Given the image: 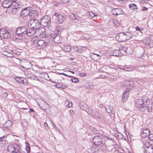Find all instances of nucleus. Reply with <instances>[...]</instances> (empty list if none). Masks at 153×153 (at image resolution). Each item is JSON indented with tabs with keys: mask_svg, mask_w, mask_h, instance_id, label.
Masks as SVG:
<instances>
[{
	"mask_svg": "<svg viewBox=\"0 0 153 153\" xmlns=\"http://www.w3.org/2000/svg\"><path fill=\"white\" fill-rule=\"evenodd\" d=\"M58 20L59 22L60 23H62L64 20V17L61 15H59L58 17Z\"/></svg>",
	"mask_w": 153,
	"mask_h": 153,
	"instance_id": "cd10ccee",
	"label": "nucleus"
},
{
	"mask_svg": "<svg viewBox=\"0 0 153 153\" xmlns=\"http://www.w3.org/2000/svg\"><path fill=\"white\" fill-rule=\"evenodd\" d=\"M17 9L16 8H13L12 9L11 12L12 13H15L17 12Z\"/></svg>",
	"mask_w": 153,
	"mask_h": 153,
	"instance_id": "49530a36",
	"label": "nucleus"
},
{
	"mask_svg": "<svg viewBox=\"0 0 153 153\" xmlns=\"http://www.w3.org/2000/svg\"><path fill=\"white\" fill-rule=\"evenodd\" d=\"M91 13V14L92 15H91V14H90V13H89V16L90 18H92L94 16H95V15L94 13Z\"/></svg>",
	"mask_w": 153,
	"mask_h": 153,
	"instance_id": "864d4df0",
	"label": "nucleus"
},
{
	"mask_svg": "<svg viewBox=\"0 0 153 153\" xmlns=\"http://www.w3.org/2000/svg\"><path fill=\"white\" fill-rule=\"evenodd\" d=\"M60 14H59L58 13H55L54 14H53V16H55L56 17H58L59 16V15H60Z\"/></svg>",
	"mask_w": 153,
	"mask_h": 153,
	"instance_id": "4d7b16f0",
	"label": "nucleus"
},
{
	"mask_svg": "<svg viewBox=\"0 0 153 153\" xmlns=\"http://www.w3.org/2000/svg\"><path fill=\"white\" fill-rule=\"evenodd\" d=\"M120 68L121 69H122L126 71H131L133 70V68L131 67H125L124 68Z\"/></svg>",
	"mask_w": 153,
	"mask_h": 153,
	"instance_id": "2f4dec72",
	"label": "nucleus"
},
{
	"mask_svg": "<svg viewBox=\"0 0 153 153\" xmlns=\"http://www.w3.org/2000/svg\"><path fill=\"white\" fill-rule=\"evenodd\" d=\"M147 10H148L147 8L145 7H143V9H141V10L142 11H146Z\"/></svg>",
	"mask_w": 153,
	"mask_h": 153,
	"instance_id": "6e6d98bb",
	"label": "nucleus"
},
{
	"mask_svg": "<svg viewBox=\"0 0 153 153\" xmlns=\"http://www.w3.org/2000/svg\"><path fill=\"white\" fill-rule=\"evenodd\" d=\"M32 10L31 7H27L22 9L20 12V15L24 17H27V19H28V16L30 14V10Z\"/></svg>",
	"mask_w": 153,
	"mask_h": 153,
	"instance_id": "20e7f679",
	"label": "nucleus"
},
{
	"mask_svg": "<svg viewBox=\"0 0 153 153\" xmlns=\"http://www.w3.org/2000/svg\"><path fill=\"white\" fill-rule=\"evenodd\" d=\"M146 102V106H145V107H146V108H145L144 111L146 110L147 112H152V110L153 102L152 103H147V102Z\"/></svg>",
	"mask_w": 153,
	"mask_h": 153,
	"instance_id": "4468645a",
	"label": "nucleus"
},
{
	"mask_svg": "<svg viewBox=\"0 0 153 153\" xmlns=\"http://www.w3.org/2000/svg\"><path fill=\"white\" fill-rule=\"evenodd\" d=\"M21 64H23V65H21V66L24 68L26 69H28L29 68L30 66V63L28 61L24 60L21 62Z\"/></svg>",
	"mask_w": 153,
	"mask_h": 153,
	"instance_id": "f8f14e48",
	"label": "nucleus"
},
{
	"mask_svg": "<svg viewBox=\"0 0 153 153\" xmlns=\"http://www.w3.org/2000/svg\"><path fill=\"white\" fill-rule=\"evenodd\" d=\"M69 0H61V1L63 3H66Z\"/></svg>",
	"mask_w": 153,
	"mask_h": 153,
	"instance_id": "5fc2aeb1",
	"label": "nucleus"
},
{
	"mask_svg": "<svg viewBox=\"0 0 153 153\" xmlns=\"http://www.w3.org/2000/svg\"><path fill=\"white\" fill-rule=\"evenodd\" d=\"M113 24L116 27L119 25V23L117 20H114L113 22Z\"/></svg>",
	"mask_w": 153,
	"mask_h": 153,
	"instance_id": "37998d69",
	"label": "nucleus"
},
{
	"mask_svg": "<svg viewBox=\"0 0 153 153\" xmlns=\"http://www.w3.org/2000/svg\"><path fill=\"white\" fill-rule=\"evenodd\" d=\"M32 8V10H30V14L28 16V21L31 19H35L34 18L38 17L39 14V11L33 9Z\"/></svg>",
	"mask_w": 153,
	"mask_h": 153,
	"instance_id": "39448f33",
	"label": "nucleus"
},
{
	"mask_svg": "<svg viewBox=\"0 0 153 153\" xmlns=\"http://www.w3.org/2000/svg\"><path fill=\"white\" fill-rule=\"evenodd\" d=\"M50 36H51V38L53 39H54L55 40L56 38L58 37L57 36H56L55 34H53L51 36L50 35L48 36V37H49Z\"/></svg>",
	"mask_w": 153,
	"mask_h": 153,
	"instance_id": "a18cd8bd",
	"label": "nucleus"
},
{
	"mask_svg": "<svg viewBox=\"0 0 153 153\" xmlns=\"http://www.w3.org/2000/svg\"><path fill=\"white\" fill-rule=\"evenodd\" d=\"M41 77L47 80L48 74L46 73H42L41 74Z\"/></svg>",
	"mask_w": 153,
	"mask_h": 153,
	"instance_id": "7c9ffc66",
	"label": "nucleus"
},
{
	"mask_svg": "<svg viewBox=\"0 0 153 153\" xmlns=\"http://www.w3.org/2000/svg\"><path fill=\"white\" fill-rule=\"evenodd\" d=\"M9 1V2H10V1H15L16 0H5L3 2V4L4 5L5 4H6L7 2Z\"/></svg>",
	"mask_w": 153,
	"mask_h": 153,
	"instance_id": "09e8293b",
	"label": "nucleus"
},
{
	"mask_svg": "<svg viewBox=\"0 0 153 153\" xmlns=\"http://www.w3.org/2000/svg\"><path fill=\"white\" fill-rule=\"evenodd\" d=\"M70 18L72 20H77L79 18L78 16L76 14L71 13L70 15Z\"/></svg>",
	"mask_w": 153,
	"mask_h": 153,
	"instance_id": "a878e982",
	"label": "nucleus"
},
{
	"mask_svg": "<svg viewBox=\"0 0 153 153\" xmlns=\"http://www.w3.org/2000/svg\"><path fill=\"white\" fill-rule=\"evenodd\" d=\"M106 109L107 112L108 113H110L112 111V108L109 106L106 107Z\"/></svg>",
	"mask_w": 153,
	"mask_h": 153,
	"instance_id": "e433bc0d",
	"label": "nucleus"
},
{
	"mask_svg": "<svg viewBox=\"0 0 153 153\" xmlns=\"http://www.w3.org/2000/svg\"><path fill=\"white\" fill-rule=\"evenodd\" d=\"M6 124H9V125L7 126V127L9 126L10 127L11 126V122L10 120H8L6 122Z\"/></svg>",
	"mask_w": 153,
	"mask_h": 153,
	"instance_id": "603ef678",
	"label": "nucleus"
},
{
	"mask_svg": "<svg viewBox=\"0 0 153 153\" xmlns=\"http://www.w3.org/2000/svg\"><path fill=\"white\" fill-rule=\"evenodd\" d=\"M7 142L4 140H0V147H3L5 146L7 143Z\"/></svg>",
	"mask_w": 153,
	"mask_h": 153,
	"instance_id": "473e14b6",
	"label": "nucleus"
},
{
	"mask_svg": "<svg viewBox=\"0 0 153 153\" xmlns=\"http://www.w3.org/2000/svg\"><path fill=\"white\" fill-rule=\"evenodd\" d=\"M129 7L131 10H134L137 8V5L134 4H130L129 5Z\"/></svg>",
	"mask_w": 153,
	"mask_h": 153,
	"instance_id": "c85d7f7f",
	"label": "nucleus"
},
{
	"mask_svg": "<svg viewBox=\"0 0 153 153\" xmlns=\"http://www.w3.org/2000/svg\"><path fill=\"white\" fill-rule=\"evenodd\" d=\"M69 111L71 117H72L74 115V111L73 110H71Z\"/></svg>",
	"mask_w": 153,
	"mask_h": 153,
	"instance_id": "79ce46f5",
	"label": "nucleus"
},
{
	"mask_svg": "<svg viewBox=\"0 0 153 153\" xmlns=\"http://www.w3.org/2000/svg\"><path fill=\"white\" fill-rule=\"evenodd\" d=\"M50 120V121L51 122V123H52V127L53 128H54V126H55V125L54 124V123L52 122L51 120Z\"/></svg>",
	"mask_w": 153,
	"mask_h": 153,
	"instance_id": "0e129e2a",
	"label": "nucleus"
},
{
	"mask_svg": "<svg viewBox=\"0 0 153 153\" xmlns=\"http://www.w3.org/2000/svg\"><path fill=\"white\" fill-rule=\"evenodd\" d=\"M92 131L94 132L96 134L97 133V131L94 128Z\"/></svg>",
	"mask_w": 153,
	"mask_h": 153,
	"instance_id": "e2e57ef3",
	"label": "nucleus"
},
{
	"mask_svg": "<svg viewBox=\"0 0 153 153\" xmlns=\"http://www.w3.org/2000/svg\"><path fill=\"white\" fill-rule=\"evenodd\" d=\"M44 125L45 127H46L48 126V124L46 122H45L44 123Z\"/></svg>",
	"mask_w": 153,
	"mask_h": 153,
	"instance_id": "680f3d73",
	"label": "nucleus"
},
{
	"mask_svg": "<svg viewBox=\"0 0 153 153\" xmlns=\"http://www.w3.org/2000/svg\"><path fill=\"white\" fill-rule=\"evenodd\" d=\"M68 86L67 85H65L64 84H61V88L62 89H65L67 88Z\"/></svg>",
	"mask_w": 153,
	"mask_h": 153,
	"instance_id": "58836bf2",
	"label": "nucleus"
},
{
	"mask_svg": "<svg viewBox=\"0 0 153 153\" xmlns=\"http://www.w3.org/2000/svg\"><path fill=\"white\" fill-rule=\"evenodd\" d=\"M120 53V50L119 49H115L113 52V56H118L119 55Z\"/></svg>",
	"mask_w": 153,
	"mask_h": 153,
	"instance_id": "c756f323",
	"label": "nucleus"
},
{
	"mask_svg": "<svg viewBox=\"0 0 153 153\" xmlns=\"http://www.w3.org/2000/svg\"><path fill=\"white\" fill-rule=\"evenodd\" d=\"M150 134V131L147 128L142 129L141 133V137L145 138L149 136Z\"/></svg>",
	"mask_w": 153,
	"mask_h": 153,
	"instance_id": "9b49d317",
	"label": "nucleus"
},
{
	"mask_svg": "<svg viewBox=\"0 0 153 153\" xmlns=\"http://www.w3.org/2000/svg\"><path fill=\"white\" fill-rule=\"evenodd\" d=\"M124 33L126 37L127 40L130 39L133 36V34L131 32H127Z\"/></svg>",
	"mask_w": 153,
	"mask_h": 153,
	"instance_id": "b1692460",
	"label": "nucleus"
},
{
	"mask_svg": "<svg viewBox=\"0 0 153 153\" xmlns=\"http://www.w3.org/2000/svg\"><path fill=\"white\" fill-rule=\"evenodd\" d=\"M136 29L137 30L140 31L141 33H142L141 31L143 30H141V29L137 26L136 27Z\"/></svg>",
	"mask_w": 153,
	"mask_h": 153,
	"instance_id": "3c124183",
	"label": "nucleus"
},
{
	"mask_svg": "<svg viewBox=\"0 0 153 153\" xmlns=\"http://www.w3.org/2000/svg\"><path fill=\"white\" fill-rule=\"evenodd\" d=\"M149 36L150 40L153 41V34H150Z\"/></svg>",
	"mask_w": 153,
	"mask_h": 153,
	"instance_id": "8fccbe9b",
	"label": "nucleus"
},
{
	"mask_svg": "<svg viewBox=\"0 0 153 153\" xmlns=\"http://www.w3.org/2000/svg\"><path fill=\"white\" fill-rule=\"evenodd\" d=\"M145 101L146 102L147 100L140 98L136 99L135 101V106L141 111H144L146 108L145 107Z\"/></svg>",
	"mask_w": 153,
	"mask_h": 153,
	"instance_id": "f03ea898",
	"label": "nucleus"
},
{
	"mask_svg": "<svg viewBox=\"0 0 153 153\" xmlns=\"http://www.w3.org/2000/svg\"><path fill=\"white\" fill-rule=\"evenodd\" d=\"M116 39L119 42H124L127 40L126 37L124 33H120L117 34L116 37Z\"/></svg>",
	"mask_w": 153,
	"mask_h": 153,
	"instance_id": "6e6552de",
	"label": "nucleus"
},
{
	"mask_svg": "<svg viewBox=\"0 0 153 153\" xmlns=\"http://www.w3.org/2000/svg\"><path fill=\"white\" fill-rule=\"evenodd\" d=\"M146 67L144 65H139L137 68V71L142 73H144Z\"/></svg>",
	"mask_w": 153,
	"mask_h": 153,
	"instance_id": "aec40b11",
	"label": "nucleus"
},
{
	"mask_svg": "<svg viewBox=\"0 0 153 153\" xmlns=\"http://www.w3.org/2000/svg\"><path fill=\"white\" fill-rule=\"evenodd\" d=\"M112 13L114 15H118L119 14H123V12L118 9L114 8L113 9L111 10Z\"/></svg>",
	"mask_w": 153,
	"mask_h": 153,
	"instance_id": "2eb2a0df",
	"label": "nucleus"
},
{
	"mask_svg": "<svg viewBox=\"0 0 153 153\" xmlns=\"http://www.w3.org/2000/svg\"><path fill=\"white\" fill-rule=\"evenodd\" d=\"M137 81L139 84H140L144 82V80L141 79H138Z\"/></svg>",
	"mask_w": 153,
	"mask_h": 153,
	"instance_id": "a19ab883",
	"label": "nucleus"
},
{
	"mask_svg": "<svg viewBox=\"0 0 153 153\" xmlns=\"http://www.w3.org/2000/svg\"><path fill=\"white\" fill-rule=\"evenodd\" d=\"M11 4L10 2H7L6 4H5L4 5L3 3V5L4 7L7 8L9 7L10 5Z\"/></svg>",
	"mask_w": 153,
	"mask_h": 153,
	"instance_id": "4c0bfd02",
	"label": "nucleus"
},
{
	"mask_svg": "<svg viewBox=\"0 0 153 153\" xmlns=\"http://www.w3.org/2000/svg\"><path fill=\"white\" fill-rule=\"evenodd\" d=\"M28 25L33 29L38 30L41 27V23L36 19H31L29 20Z\"/></svg>",
	"mask_w": 153,
	"mask_h": 153,
	"instance_id": "7ed1b4c3",
	"label": "nucleus"
},
{
	"mask_svg": "<svg viewBox=\"0 0 153 153\" xmlns=\"http://www.w3.org/2000/svg\"><path fill=\"white\" fill-rule=\"evenodd\" d=\"M15 79L18 82L22 83H24V80L21 77H16L15 78Z\"/></svg>",
	"mask_w": 153,
	"mask_h": 153,
	"instance_id": "f704fd0d",
	"label": "nucleus"
},
{
	"mask_svg": "<svg viewBox=\"0 0 153 153\" xmlns=\"http://www.w3.org/2000/svg\"><path fill=\"white\" fill-rule=\"evenodd\" d=\"M13 147L14 149V150L12 151V153L14 152H20V147L17 145L15 144L13 145Z\"/></svg>",
	"mask_w": 153,
	"mask_h": 153,
	"instance_id": "393cba45",
	"label": "nucleus"
},
{
	"mask_svg": "<svg viewBox=\"0 0 153 153\" xmlns=\"http://www.w3.org/2000/svg\"><path fill=\"white\" fill-rule=\"evenodd\" d=\"M0 36L7 39L10 36V34L7 31L3 29L0 30Z\"/></svg>",
	"mask_w": 153,
	"mask_h": 153,
	"instance_id": "9d476101",
	"label": "nucleus"
},
{
	"mask_svg": "<svg viewBox=\"0 0 153 153\" xmlns=\"http://www.w3.org/2000/svg\"><path fill=\"white\" fill-rule=\"evenodd\" d=\"M61 84L60 83L57 82V84H56L55 85V87H56L57 88H61Z\"/></svg>",
	"mask_w": 153,
	"mask_h": 153,
	"instance_id": "de8ad7c7",
	"label": "nucleus"
},
{
	"mask_svg": "<svg viewBox=\"0 0 153 153\" xmlns=\"http://www.w3.org/2000/svg\"><path fill=\"white\" fill-rule=\"evenodd\" d=\"M72 104L71 102H69L68 104V107H69V108L72 107Z\"/></svg>",
	"mask_w": 153,
	"mask_h": 153,
	"instance_id": "bf43d9fd",
	"label": "nucleus"
},
{
	"mask_svg": "<svg viewBox=\"0 0 153 153\" xmlns=\"http://www.w3.org/2000/svg\"><path fill=\"white\" fill-rule=\"evenodd\" d=\"M129 94V92L128 90H127V91H124L122 97V100L123 102H125L127 100Z\"/></svg>",
	"mask_w": 153,
	"mask_h": 153,
	"instance_id": "a211bd4d",
	"label": "nucleus"
},
{
	"mask_svg": "<svg viewBox=\"0 0 153 153\" xmlns=\"http://www.w3.org/2000/svg\"><path fill=\"white\" fill-rule=\"evenodd\" d=\"M71 80L72 82L76 83L78 82L79 81V80L77 78L74 77H73L71 79Z\"/></svg>",
	"mask_w": 153,
	"mask_h": 153,
	"instance_id": "c9c22d12",
	"label": "nucleus"
},
{
	"mask_svg": "<svg viewBox=\"0 0 153 153\" xmlns=\"http://www.w3.org/2000/svg\"><path fill=\"white\" fill-rule=\"evenodd\" d=\"M22 36H25V32L27 31V28L26 27L23 26L19 27Z\"/></svg>",
	"mask_w": 153,
	"mask_h": 153,
	"instance_id": "6ab92c4d",
	"label": "nucleus"
},
{
	"mask_svg": "<svg viewBox=\"0 0 153 153\" xmlns=\"http://www.w3.org/2000/svg\"><path fill=\"white\" fill-rule=\"evenodd\" d=\"M8 55H6V56L9 57H13V54H10V53H8Z\"/></svg>",
	"mask_w": 153,
	"mask_h": 153,
	"instance_id": "13d9d810",
	"label": "nucleus"
},
{
	"mask_svg": "<svg viewBox=\"0 0 153 153\" xmlns=\"http://www.w3.org/2000/svg\"><path fill=\"white\" fill-rule=\"evenodd\" d=\"M88 88H90L91 89L93 88L94 87V84L92 83H89L88 85Z\"/></svg>",
	"mask_w": 153,
	"mask_h": 153,
	"instance_id": "c03bdc74",
	"label": "nucleus"
},
{
	"mask_svg": "<svg viewBox=\"0 0 153 153\" xmlns=\"http://www.w3.org/2000/svg\"><path fill=\"white\" fill-rule=\"evenodd\" d=\"M97 147L92 146L88 149V151L90 153H97L99 151V149Z\"/></svg>",
	"mask_w": 153,
	"mask_h": 153,
	"instance_id": "dca6fc26",
	"label": "nucleus"
},
{
	"mask_svg": "<svg viewBox=\"0 0 153 153\" xmlns=\"http://www.w3.org/2000/svg\"><path fill=\"white\" fill-rule=\"evenodd\" d=\"M15 38L18 42H20L22 40V32H21L19 27L17 28L15 32Z\"/></svg>",
	"mask_w": 153,
	"mask_h": 153,
	"instance_id": "0eeeda50",
	"label": "nucleus"
},
{
	"mask_svg": "<svg viewBox=\"0 0 153 153\" xmlns=\"http://www.w3.org/2000/svg\"><path fill=\"white\" fill-rule=\"evenodd\" d=\"M126 91H127V90H129V92L130 90L132 89L133 85L132 83H130L129 82L128 84L126 85Z\"/></svg>",
	"mask_w": 153,
	"mask_h": 153,
	"instance_id": "bb28decb",
	"label": "nucleus"
},
{
	"mask_svg": "<svg viewBox=\"0 0 153 153\" xmlns=\"http://www.w3.org/2000/svg\"><path fill=\"white\" fill-rule=\"evenodd\" d=\"M92 142L93 144L96 147H98L100 146V149L102 151H104L105 146L102 142V138L98 135L95 136L93 138Z\"/></svg>",
	"mask_w": 153,
	"mask_h": 153,
	"instance_id": "f257e3e1",
	"label": "nucleus"
},
{
	"mask_svg": "<svg viewBox=\"0 0 153 153\" xmlns=\"http://www.w3.org/2000/svg\"><path fill=\"white\" fill-rule=\"evenodd\" d=\"M47 45L46 42H45L42 40H39L37 42L36 47L38 49H43L46 47Z\"/></svg>",
	"mask_w": 153,
	"mask_h": 153,
	"instance_id": "1a4fd4ad",
	"label": "nucleus"
},
{
	"mask_svg": "<svg viewBox=\"0 0 153 153\" xmlns=\"http://www.w3.org/2000/svg\"><path fill=\"white\" fill-rule=\"evenodd\" d=\"M146 41L145 44L148 45L150 48L153 47V42H151L150 39L148 38H146L144 41Z\"/></svg>",
	"mask_w": 153,
	"mask_h": 153,
	"instance_id": "4be33fe9",
	"label": "nucleus"
},
{
	"mask_svg": "<svg viewBox=\"0 0 153 153\" xmlns=\"http://www.w3.org/2000/svg\"><path fill=\"white\" fill-rule=\"evenodd\" d=\"M149 139L153 142V134H150L149 136Z\"/></svg>",
	"mask_w": 153,
	"mask_h": 153,
	"instance_id": "ea45409f",
	"label": "nucleus"
},
{
	"mask_svg": "<svg viewBox=\"0 0 153 153\" xmlns=\"http://www.w3.org/2000/svg\"><path fill=\"white\" fill-rule=\"evenodd\" d=\"M69 47V48H67V50H66V51H70V46H69L68 47Z\"/></svg>",
	"mask_w": 153,
	"mask_h": 153,
	"instance_id": "69168bd1",
	"label": "nucleus"
},
{
	"mask_svg": "<svg viewBox=\"0 0 153 153\" xmlns=\"http://www.w3.org/2000/svg\"><path fill=\"white\" fill-rule=\"evenodd\" d=\"M119 49L120 50V52H121L122 53L123 52L126 53L128 48L127 47H124L123 45H120L119 47Z\"/></svg>",
	"mask_w": 153,
	"mask_h": 153,
	"instance_id": "5701e85b",
	"label": "nucleus"
},
{
	"mask_svg": "<svg viewBox=\"0 0 153 153\" xmlns=\"http://www.w3.org/2000/svg\"><path fill=\"white\" fill-rule=\"evenodd\" d=\"M103 105L102 104H100L99 105V107L101 108H102L103 107Z\"/></svg>",
	"mask_w": 153,
	"mask_h": 153,
	"instance_id": "338daca9",
	"label": "nucleus"
},
{
	"mask_svg": "<svg viewBox=\"0 0 153 153\" xmlns=\"http://www.w3.org/2000/svg\"><path fill=\"white\" fill-rule=\"evenodd\" d=\"M35 31L34 30L31 29L30 30H28L27 29V31L25 32V36H30L34 35Z\"/></svg>",
	"mask_w": 153,
	"mask_h": 153,
	"instance_id": "412c9836",
	"label": "nucleus"
},
{
	"mask_svg": "<svg viewBox=\"0 0 153 153\" xmlns=\"http://www.w3.org/2000/svg\"><path fill=\"white\" fill-rule=\"evenodd\" d=\"M90 114L93 117L96 119H100L101 117L100 115L98 114V112L97 111H95L94 113L92 112Z\"/></svg>",
	"mask_w": 153,
	"mask_h": 153,
	"instance_id": "f3484780",
	"label": "nucleus"
},
{
	"mask_svg": "<svg viewBox=\"0 0 153 153\" xmlns=\"http://www.w3.org/2000/svg\"><path fill=\"white\" fill-rule=\"evenodd\" d=\"M6 138V137L5 136H4L2 137H0V140L1 139H4Z\"/></svg>",
	"mask_w": 153,
	"mask_h": 153,
	"instance_id": "052dcab7",
	"label": "nucleus"
},
{
	"mask_svg": "<svg viewBox=\"0 0 153 153\" xmlns=\"http://www.w3.org/2000/svg\"><path fill=\"white\" fill-rule=\"evenodd\" d=\"M60 74H62V75H64L65 76H67V75L66 74H64L63 73H60Z\"/></svg>",
	"mask_w": 153,
	"mask_h": 153,
	"instance_id": "774afa93",
	"label": "nucleus"
},
{
	"mask_svg": "<svg viewBox=\"0 0 153 153\" xmlns=\"http://www.w3.org/2000/svg\"><path fill=\"white\" fill-rule=\"evenodd\" d=\"M48 16L45 15L42 19V25L46 28L48 26Z\"/></svg>",
	"mask_w": 153,
	"mask_h": 153,
	"instance_id": "ddd939ff",
	"label": "nucleus"
},
{
	"mask_svg": "<svg viewBox=\"0 0 153 153\" xmlns=\"http://www.w3.org/2000/svg\"><path fill=\"white\" fill-rule=\"evenodd\" d=\"M143 147L144 153H153V146L147 143H146Z\"/></svg>",
	"mask_w": 153,
	"mask_h": 153,
	"instance_id": "423d86ee",
	"label": "nucleus"
},
{
	"mask_svg": "<svg viewBox=\"0 0 153 153\" xmlns=\"http://www.w3.org/2000/svg\"><path fill=\"white\" fill-rule=\"evenodd\" d=\"M26 150L27 152V153H29L30 152V147L29 146V144L27 142H26Z\"/></svg>",
	"mask_w": 153,
	"mask_h": 153,
	"instance_id": "72a5a7b5",
	"label": "nucleus"
}]
</instances>
